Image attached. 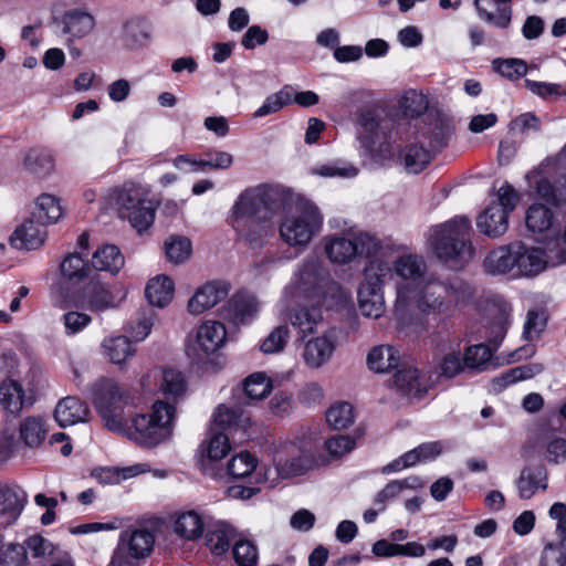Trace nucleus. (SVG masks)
Returning a JSON list of instances; mask_svg holds the SVG:
<instances>
[{"mask_svg":"<svg viewBox=\"0 0 566 566\" xmlns=\"http://www.w3.org/2000/svg\"><path fill=\"white\" fill-rule=\"evenodd\" d=\"M398 350L391 346L374 347L367 356L368 367L375 373H388L399 366Z\"/></svg>","mask_w":566,"mask_h":566,"instance_id":"obj_33","label":"nucleus"},{"mask_svg":"<svg viewBox=\"0 0 566 566\" xmlns=\"http://www.w3.org/2000/svg\"><path fill=\"white\" fill-rule=\"evenodd\" d=\"M491 321L484 326V336L493 349L503 340L510 324V310L504 306H494L490 311Z\"/></svg>","mask_w":566,"mask_h":566,"instance_id":"obj_24","label":"nucleus"},{"mask_svg":"<svg viewBox=\"0 0 566 566\" xmlns=\"http://www.w3.org/2000/svg\"><path fill=\"white\" fill-rule=\"evenodd\" d=\"M186 389L187 384L185 377L179 370L172 368L163 370L160 390L165 396L177 399L184 396Z\"/></svg>","mask_w":566,"mask_h":566,"instance_id":"obj_45","label":"nucleus"},{"mask_svg":"<svg viewBox=\"0 0 566 566\" xmlns=\"http://www.w3.org/2000/svg\"><path fill=\"white\" fill-rule=\"evenodd\" d=\"M514 259L516 274L535 276L547 266L545 251L538 247H528L523 242H514Z\"/></svg>","mask_w":566,"mask_h":566,"instance_id":"obj_14","label":"nucleus"},{"mask_svg":"<svg viewBox=\"0 0 566 566\" xmlns=\"http://www.w3.org/2000/svg\"><path fill=\"white\" fill-rule=\"evenodd\" d=\"M334 286L335 283L317 258L312 256L304 260L293 291L296 305L286 313L287 321L297 331L301 338L316 332L322 321V314L317 306L302 305L300 302L305 298L318 302Z\"/></svg>","mask_w":566,"mask_h":566,"instance_id":"obj_2","label":"nucleus"},{"mask_svg":"<svg viewBox=\"0 0 566 566\" xmlns=\"http://www.w3.org/2000/svg\"><path fill=\"white\" fill-rule=\"evenodd\" d=\"M20 439L30 448L42 444L48 434L45 421L41 417H28L19 427Z\"/></svg>","mask_w":566,"mask_h":566,"instance_id":"obj_35","label":"nucleus"},{"mask_svg":"<svg viewBox=\"0 0 566 566\" xmlns=\"http://www.w3.org/2000/svg\"><path fill=\"white\" fill-rule=\"evenodd\" d=\"M205 528V522L201 515L196 511L181 513L175 522V532L180 537L193 541L199 538Z\"/></svg>","mask_w":566,"mask_h":566,"instance_id":"obj_37","label":"nucleus"},{"mask_svg":"<svg viewBox=\"0 0 566 566\" xmlns=\"http://www.w3.org/2000/svg\"><path fill=\"white\" fill-rule=\"evenodd\" d=\"M314 172L326 178H353L357 176L358 169L343 161H333L315 167Z\"/></svg>","mask_w":566,"mask_h":566,"instance_id":"obj_54","label":"nucleus"},{"mask_svg":"<svg viewBox=\"0 0 566 566\" xmlns=\"http://www.w3.org/2000/svg\"><path fill=\"white\" fill-rule=\"evenodd\" d=\"M326 421L336 430L346 429L354 422V410L350 403L339 402L326 411Z\"/></svg>","mask_w":566,"mask_h":566,"instance_id":"obj_47","label":"nucleus"},{"mask_svg":"<svg viewBox=\"0 0 566 566\" xmlns=\"http://www.w3.org/2000/svg\"><path fill=\"white\" fill-rule=\"evenodd\" d=\"M258 311V303L254 296L245 293L234 294L222 308L223 318L233 324H242Z\"/></svg>","mask_w":566,"mask_h":566,"instance_id":"obj_19","label":"nucleus"},{"mask_svg":"<svg viewBox=\"0 0 566 566\" xmlns=\"http://www.w3.org/2000/svg\"><path fill=\"white\" fill-rule=\"evenodd\" d=\"M235 531L223 522H216L208 526L206 545L216 555H222L229 549L230 542L234 539Z\"/></svg>","mask_w":566,"mask_h":566,"instance_id":"obj_30","label":"nucleus"},{"mask_svg":"<svg viewBox=\"0 0 566 566\" xmlns=\"http://www.w3.org/2000/svg\"><path fill=\"white\" fill-rule=\"evenodd\" d=\"M324 250L327 258L335 264H347L356 258L354 238L331 235L324 239Z\"/></svg>","mask_w":566,"mask_h":566,"instance_id":"obj_23","label":"nucleus"},{"mask_svg":"<svg viewBox=\"0 0 566 566\" xmlns=\"http://www.w3.org/2000/svg\"><path fill=\"white\" fill-rule=\"evenodd\" d=\"M479 230L489 237L504 234L509 227V217L500 205H490L476 220Z\"/></svg>","mask_w":566,"mask_h":566,"instance_id":"obj_21","label":"nucleus"},{"mask_svg":"<svg viewBox=\"0 0 566 566\" xmlns=\"http://www.w3.org/2000/svg\"><path fill=\"white\" fill-rule=\"evenodd\" d=\"M45 238L44 226L30 218L14 230L10 235V242L17 249L35 250L44 243Z\"/></svg>","mask_w":566,"mask_h":566,"instance_id":"obj_17","label":"nucleus"},{"mask_svg":"<svg viewBox=\"0 0 566 566\" xmlns=\"http://www.w3.org/2000/svg\"><path fill=\"white\" fill-rule=\"evenodd\" d=\"M292 97L293 88L289 85L283 86L279 92L264 99L263 104L253 113V117L259 118L277 113L292 102Z\"/></svg>","mask_w":566,"mask_h":566,"instance_id":"obj_42","label":"nucleus"},{"mask_svg":"<svg viewBox=\"0 0 566 566\" xmlns=\"http://www.w3.org/2000/svg\"><path fill=\"white\" fill-rule=\"evenodd\" d=\"M0 563L2 566H27V548L22 544H4L0 551Z\"/></svg>","mask_w":566,"mask_h":566,"instance_id":"obj_52","label":"nucleus"},{"mask_svg":"<svg viewBox=\"0 0 566 566\" xmlns=\"http://www.w3.org/2000/svg\"><path fill=\"white\" fill-rule=\"evenodd\" d=\"M155 536L147 528L126 530L120 534L119 543L108 566H132L128 557L139 559L153 551Z\"/></svg>","mask_w":566,"mask_h":566,"instance_id":"obj_10","label":"nucleus"},{"mask_svg":"<svg viewBox=\"0 0 566 566\" xmlns=\"http://www.w3.org/2000/svg\"><path fill=\"white\" fill-rule=\"evenodd\" d=\"M208 159L192 161V170H205L209 167L211 169H227L233 164V157L227 151H210L207 154Z\"/></svg>","mask_w":566,"mask_h":566,"instance_id":"obj_57","label":"nucleus"},{"mask_svg":"<svg viewBox=\"0 0 566 566\" xmlns=\"http://www.w3.org/2000/svg\"><path fill=\"white\" fill-rule=\"evenodd\" d=\"M272 219H259L255 217L243 218V227H239L237 218H231V226L237 233L250 244H259L268 234Z\"/></svg>","mask_w":566,"mask_h":566,"instance_id":"obj_31","label":"nucleus"},{"mask_svg":"<svg viewBox=\"0 0 566 566\" xmlns=\"http://www.w3.org/2000/svg\"><path fill=\"white\" fill-rule=\"evenodd\" d=\"M118 300L108 285L92 280L78 294L76 304L94 313H101L118 306Z\"/></svg>","mask_w":566,"mask_h":566,"instance_id":"obj_11","label":"nucleus"},{"mask_svg":"<svg viewBox=\"0 0 566 566\" xmlns=\"http://www.w3.org/2000/svg\"><path fill=\"white\" fill-rule=\"evenodd\" d=\"M428 125V129L419 134V136L422 139L428 138L432 149H440L446 146L452 130L449 122L440 117H434Z\"/></svg>","mask_w":566,"mask_h":566,"instance_id":"obj_43","label":"nucleus"},{"mask_svg":"<svg viewBox=\"0 0 566 566\" xmlns=\"http://www.w3.org/2000/svg\"><path fill=\"white\" fill-rule=\"evenodd\" d=\"M25 503V493L18 485L0 484V514L15 520Z\"/></svg>","mask_w":566,"mask_h":566,"instance_id":"obj_29","label":"nucleus"},{"mask_svg":"<svg viewBox=\"0 0 566 566\" xmlns=\"http://www.w3.org/2000/svg\"><path fill=\"white\" fill-rule=\"evenodd\" d=\"M422 142L423 139L417 135L416 140L409 143L401 151L405 167L411 174L420 172L431 160V150L427 149Z\"/></svg>","mask_w":566,"mask_h":566,"instance_id":"obj_28","label":"nucleus"},{"mask_svg":"<svg viewBox=\"0 0 566 566\" xmlns=\"http://www.w3.org/2000/svg\"><path fill=\"white\" fill-rule=\"evenodd\" d=\"M62 208L59 199L52 195L43 193L36 200L35 210L32 213V218L38 223L46 226L56 222L62 217Z\"/></svg>","mask_w":566,"mask_h":566,"instance_id":"obj_38","label":"nucleus"},{"mask_svg":"<svg viewBox=\"0 0 566 566\" xmlns=\"http://www.w3.org/2000/svg\"><path fill=\"white\" fill-rule=\"evenodd\" d=\"M32 403V398L25 395V390L19 381L6 379L0 384V405L7 413L18 416Z\"/></svg>","mask_w":566,"mask_h":566,"instance_id":"obj_15","label":"nucleus"},{"mask_svg":"<svg viewBox=\"0 0 566 566\" xmlns=\"http://www.w3.org/2000/svg\"><path fill=\"white\" fill-rule=\"evenodd\" d=\"M175 292V285L170 277L157 275L148 281L145 295L153 306L165 307L168 305Z\"/></svg>","mask_w":566,"mask_h":566,"instance_id":"obj_27","label":"nucleus"},{"mask_svg":"<svg viewBox=\"0 0 566 566\" xmlns=\"http://www.w3.org/2000/svg\"><path fill=\"white\" fill-rule=\"evenodd\" d=\"M526 227L534 233L547 231L553 224V212L541 203L532 205L526 212Z\"/></svg>","mask_w":566,"mask_h":566,"instance_id":"obj_40","label":"nucleus"},{"mask_svg":"<svg viewBox=\"0 0 566 566\" xmlns=\"http://www.w3.org/2000/svg\"><path fill=\"white\" fill-rule=\"evenodd\" d=\"M115 203L120 216L127 218L138 232L146 230L154 222L155 210L140 187L124 186L117 191Z\"/></svg>","mask_w":566,"mask_h":566,"instance_id":"obj_9","label":"nucleus"},{"mask_svg":"<svg viewBox=\"0 0 566 566\" xmlns=\"http://www.w3.org/2000/svg\"><path fill=\"white\" fill-rule=\"evenodd\" d=\"M24 167L31 174L44 177L54 169V157L46 149H30L24 157Z\"/></svg>","mask_w":566,"mask_h":566,"instance_id":"obj_39","label":"nucleus"},{"mask_svg":"<svg viewBox=\"0 0 566 566\" xmlns=\"http://www.w3.org/2000/svg\"><path fill=\"white\" fill-rule=\"evenodd\" d=\"M515 266L514 242L492 250L484 259V269L491 274H505Z\"/></svg>","mask_w":566,"mask_h":566,"instance_id":"obj_26","label":"nucleus"},{"mask_svg":"<svg viewBox=\"0 0 566 566\" xmlns=\"http://www.w3.org/2000/svg\"><path fill=\"white\" fill-rule=\"evenodd\" d=\"M491 357L492 349L484 344H478L465 349L463 363L467 368L481 370L490 361Z\"/></svg>","mask_w":566,"mask_h":566,"instance_id":"obj_49","label":"nucleus"},{"mask_svg":"<svg viewBox=\"0 0 566 566\" xmlns=\"http://www.w3.org/2000/svg\"><path fill=\"white\" fill-rule=\"evenodd\" d=\"M93 399L105 426L125 431V408L133 403L130 391L114 379L103 378L93 386Z\"/></svg>","mask_w":566,"mask_h":566,"instance_id":"obj_6","label":"nucleus"},{"mask_svg":"<svg viewBox=\"0 0 566 566\" xmlns=\"http://www.w3.org/2000/svg\"><path fill=\"white\" fill-rule=\"evenodd\" d=\"M63 33L72 38L81 39L92 32L95 27L94 17L83 9H72L63 13L61 18Z\"/></svg>","mask_w":566,"mask_h":566,"instance_id":"obj_20","label":"nucleus"},{"mask_svg":"<svg viewBox=\"0 0 566 566\" xmlns=\"http://www.w3.org/2000/svg\"><path fill=\"white\" fill-rule=\"evenodd\" d=\"M391 275V266L381 259L370 260L364 269V281L357 292L358 306L366 317L379 318L385 312L382 284Z\"/></svg>","mask_w":566,"mask_h":566,"instance_id":"obj_7","label":"nucleus"},{"mask_svg":"<svg viewBox=\"0 0 566 566\" xmlns=\"http://www.w3.org/2000/svg\"><path fill=\"white\" fill-rule=\"evenodd\" d=\"M90 415L91 412L87 405L80 398L73 396L61 399L54 410V418L62 428L86 422Z\"/></svg>","mask_w":566,"mask_h":566,"instance_id":"obj_16","label":"nucleus"},{"mask_svg":"<svg viewBox=\"0 0 566 566\" xmlns=\"http://www.w3.org/2000/svg\"><path fill=\"white\" fill-rule=\"evenodd\" d=\"M566 546L560 542L558 544L547 543L541 556V566H565Z\"/></svg>","mask_w":566,"mask_h":566,"instance_id":"obj_61","label":"nucleus"},{"mask_svg":"<svg viewBox=\"0 0 566 566\" xmlns=\"http://www.w3.org/2000/svg\"><path fill=\"white\" fill-rule=\"evenodd\" d=\"M463 357L460 350H451L447 353L439 363V375L446 378H452L461 373L464 368Z\"/></svg>","mask_w":566,"mask_h":566,"instance_id":"obj_59","label":"nucleus"},{"mask_svg":"<svg viewBox=\"0 0 566 566\" xmlns=\"http://www.w3.org/2000/svg\"><path fill=\"white\" fill-rule=\"evenodd\" d=\"M272 390V381L264 373H254L245 378L244 391L252 400H261Z\"/></svg>","mask_w":566,"mask_h":566,"instance_id":"obj_46","label":"nucleus"},{"mask_svg":"<svg viewBox=\"0 0 566 566\" xmlns=\"http://www.w3.org/2000/svg\"><path fill=\"white\" fill-rule=\"evenodd\" d=\"M256 469V459L250 452L242 451L232 457L228 464V472L235 479L249 476Z\"/></svg>","mask_w":566,"mask_h":566,"instance_id":"obj_50","label":"nucleus"},{"mask_svg":"<svg viewBox=\"0 0 566 566\" xmlns=\"http://www.w3.org/2000/svg\"><path fill=\"white\" fill-rule=\"evenodd\" d=\"M471 223L465 217H455L430 230L428 245L436 258L451 270L463 269L473 258L470 240Z\"/></svg>","mask_w":566,"mask_h":566,"instance_id":"obj_3","label":"nucleus"},{"mask_svg":"<svg viewBox=\"0 0 566 566\" xmlns=\"http://www.w3.org/2000/svg\"><path fill=\"white\" fill-rule=\"evenodd\" d=\"M166 256L170 262L181 263L191 252V243L187 238H171L165 243Z\"/></svg>","mask_w":566,"mask_h":566,"instance_id":"obj_55","label":"nucleus"},{"mask_svg":"<svg viewBox=\"0 0 566 566\" xmlns=\"http://www.w3.org/2000/svg\"><path fill=\"white\" fill-rule=\"evenodd\" d=\"M135 353L129 338L123 335L106 337L102 343L103 356L115 365H123Z\"/></svg>","mask_w":566,"mask_h":566,"instance_id":"obj_25","label":"nucleus"},{"mask_svg":"<svg viewBox=\"0 0 566 566\" xmlns=\"http://www.w3.org/2000/svg\"><path fill=\"white\" fill-rule=\"evenodd\" d=\"M125 40L132 48L146 45L151 38V27L143 19H134L124 25Z\"/></svg>","mask_w":566,"mask_h":566,"instance_id":"obj_41","label":"nucleus"},{"mask_svg":"<svg viewBox=\"0 0 566 566\" xmlns=\"http://www.w3.org/2000/svg\"><path fill=\"white\" fill-rule=\"evenodd\" d=\"M542 369V365L538 364L517 366L502 374L501 377L494 380V384L499 385L500 387H506L507 385L514 384L516 381L530 379L539 374Z\"/></svg>","mask_w":566,"mask_h":566,"instance_id":"obj_48","label":"nucleus"},{"mask_svg":"<svg viewBox=\"0 0 566 566\" xmlns=\"http://www.w3.org/2000/svg\"><path fill=\"white\" fill-rule=\"evenodd\" d=\"M359 125L361 127V132L359 133V140L361 146L365 148V151L371 155L375 150V140L373 136L368 134H374L378 127V123L371 113H364L359 118Z\"/></svg>","mask_w":566,"mask_h":566,"instance_id":"obj_58","label":"nucleus"},{"mask_svg":"<svg viewBox=\"0 0 566 566\" xmlns=\"http://www.w3.org/2000/svg\"><path fill=\"white\" fill-rule=\"evenodd\" d=\"M174 417L172 405L156 401L150 413L136 415L132 418L130 424L125 420V431L119 432L142 447L153 448L171 436Z\"/></svg>","mask_w":566,"mask_h":566,"instance_id":"obj_4","label":"nucleus"},{"mask_svg":"<svg viewBox=\"0 0 566 566\" xmlns=\"http://www.w3.org/2000/svg\"><path fill=\"white\" fill-rule=\"evenodd\" d=\"M233 556L239 566H255L256 547L249 541H238L233 546Z\"/></svg>","mask_w":566,"mask_h":566,"instance_id":"obj_62","label":"nucleus"},{"mask_svg":"<svg viewBox=\"0 0 566 566\" xmlns=\"http://www.w3.org/2000/svg\"><path fill=\"white\" fill-rule=\"evenodd\" d=\"M493 67L502 76L512 81L518 80L527 73V63L521 59H496L493 61Z\"/></svg>","mask_w":566,"mask_h":566,"instance_id":"obj_51","label":"nucleus"},{"mask_svg":"<svg viewBox=\"0 0 566 566\" xmlns=\"http://www.w3.org/2000/svg\"><path fill=\"white\" fill-rule=\"evenodd\" d=\"M229 292L230 284L226 281L207 282L188 301V311L192 315H200L224 300Z\"/></svg>","mask_w":566,"mask_h":566,"instance_id":"obj_12","label":"nucleus"},{"mask_svg":"<svg viewBox=\"0 0 566 566\" xmlns=\"http://www.w3.org/2000/svg\"><path fill=\"white\" fill-rule=\"evenodd\" d=\"M125 260L116 245H104L96 250L92 258V265L99 271L117 273L124 266Z\"/></svg>","mask_w":566,"mask_h":566,"instance_id":"obj_36","label":"nucleus"},{"mask_svg":"<svg viewBox=\"0 0 566 566\" xmlns=\"http://www.w3.org/2000/svg\"><path fill=\"white\" fill-rule=\"evenodd\" d=\"M395 386L401 395L421 398L427 391V385L412 366H405L397 370L394 378Z\"/></svg>","mask_w":566,"mask_h":566,"instance_id":"obj_22","label":"nucleus"},{"mask_svg":"<svg viewBox=\"0 0 566 566\" xmlns=\"http://www.w3.org/2000/svg\"><path fill=\"white\" fill-rule=\"evenodd\" d=\"M323 224L319 209L311 201L301 200L280 223V237L290 247L304 248L318 234Z\"/></svg>","mask_w":566,"mask_h":566,"instance_id":"obj_5","label":"nucleus"},{"mask_svg":"<svg viewBox=\"0 0 566 566\" xmlns=\"http://www.w3.org/2000/svg\"><path fill=\"white\" fill-rule=\"evenodd\" d=\"M227 339V331L222 323L208 321L197 328L196 344L198 349L205 355L216 353Z\"/></svg>","mask_w":566,"mask_h":566,"instance_id":"obj_18","label":"nucleus"},{"mask_svg":"<svg viewBox=\"0 0 566 566\" xmlns=\"http://www.w3.org/2000/svg\"><path fill=\"white\" fill-rule=\"evenodd\" d=\"M538 447L547 462L559 464L566 461V438L556 431L544 433Z\"/></svg>","mask_w":566,"mask_h":566,"instance_id":"obj_32","label":"nucleus"},{"mask_svg":"<svg viewBox=\"0 0 566 566\" xmlns=\"http://www.w3.org/2000/svg\"><path fill=\"white\" fill-rule=\"evenodd\" d=\"M279 197V189L271 186L262 185L249 188L234 202L231 218H237L239 227H243V218L272 219Z\"/></svg>","mask_w":566,"mask_h":566,"instance_id":"obj_8","label":"nucleus"},{"mask_svg":"<svg viewBox=\"0 0 566 566\" xmlns=\"http://www.w3.org/2000/svg\"><path fill=\"white\" fill-rule=\"evenodd\" d=\"M61 274L69 281H81L88 276L90 265L78 253H71L61 263Z\"/></svg>","mask_w":566,"mask_h":566,"instance_id":"obj_44","label":"nucleus"},{"mask_svg":"<svg viewBox=\"0 0 566 566\" xmlns=\"http://www.w3.org/2000/svg\"><path fill=\"white\" fill-rule=\"evenodd\" d=\"M336 349L335 337L332 333L312 337L304 343L302 358L310 368H321L328 363Z\"/></svg>","mask_w":566,"mask_h":566,"instance_id":"obj_13","label":"nucleus"},{"mask_svg":"<svg viewBox=\"0 0 566 566\" xmlns=\"http://www.w3.org/2000/svg\"><path fill=\"white\" fill-rule=\"evenodd\" d=\"M354 243L356 245V256H371L381 248L379 240L367 232L357 233L354 237Z\"/></svg>","mask_w":566,"mask_h":566,"instance_id":"obj_64","label":"nucleus"},{"mask_svg":"<svg viewBox=\"0 0 566 566\" xmlns=\"http://www.w3.org/2000/svg\"><path fill=\"white\" fill-rule=\"evenodd\" d=\"M546 321L547 318L543 311H528L523 332L525 339L533 340L537 338L545 328Z\"/></svg>","mask_w":566,"mask_h":566,"instance_id":"obj_60","label":"nucleus"},{"mask_svg":"<svg viewBox=\"0 0 566 566\" xmlns=\"http://www.w3.org/2000/svg\"><path fill=\"white\" fill-rule=\"evenodd\" d=\"M207 457L211 461L223 459L230 451L229 438L224 433H214L207 446Z\"/></svg>","mask_w":566,"mask_h":566,"instance_id":"obj_63","label":"nucleus"},{"mask_svg":"<svg viewBox=\"0 0 566 566\" xmlns=\"http://www.w3.org/2000/svg\"><path fill=\"white\" fill-rule=\"evenodd\" d=\"M426 262L417 255H402L395 262L396 274L406 281L397 287L395 312L401 318L409 312L446 321L458 308L472 302L474 287L460 279L441 281L434 276L424 279Z\"/></svg>","mask_w":566,"mask_h":566,"instance_id":"obj_1","label":"nucleus"},{"mask_svg":"<svg viewBox=\"0 0 566 566\" xmlns=\"http://www.w3.org/2000/svg\"><path fill=\"white\" fill-rule=\"evenodd\" d=\"M312 467V458L306 453H300L284 463L280 462L277 470L283 476L300 475L305 473Z\"/></svg>","mask_w":566,"mask_h":566,"instance_id":"obj_56","label":"nucleus"},{"mask_svg":"<svg viewBox=\"0 0 566 566\" xmlns=\"http://www.w3.org/2000/svg\"><path fill=\"white\" fill-rule=\"evenodd\" d=\"M290 338V329L286 325L275 327L262 342L260 349L264 354H275L284 349Z\"/></svg>","mask_w":566,"mask_h":566,"instance_id":"obj_53","label":"nucleus"},{"mask_svg":"<svg viewBox=\"0 0 566 566\" xmlns=\"http://www.w3.org/2000/svg\"><path fill=\"white\" fill-rule=\"evenodd\" d=\"M547 488V474L543 468H526L517 481L518 494L522 499L532 497L538 489Z\"/></svg>","mask_w":566,"mask_h":566,"instance_id":"obj_34","label":"nucleus"}]
</instances>
